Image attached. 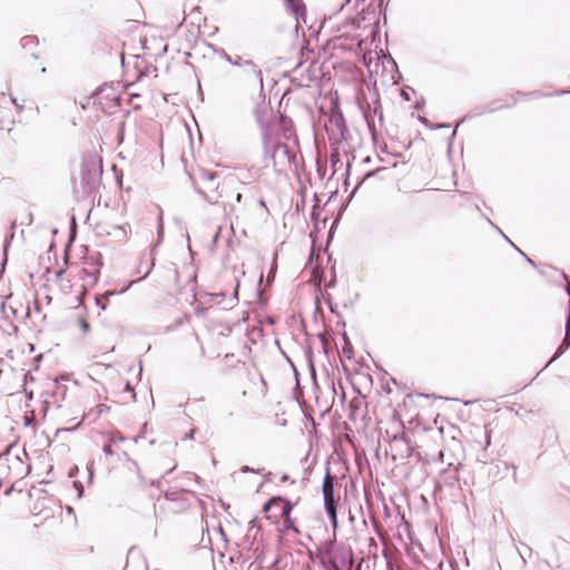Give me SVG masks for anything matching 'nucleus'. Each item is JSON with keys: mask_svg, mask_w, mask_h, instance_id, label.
I'll return each mask as SVG.
<instances>
[{"mask_svg": "<svg viewBox=\"0 0 570 570\" xmlns=\"http://www.w3.org/2000/svg\"><path fill=\"white\" fill-rule=\"evenodd\" d=\"M293 503L279 495L272 497L264 505L263 513L267 521L272 524L278 525V531L285 534L287 531L293 530L298 533L295 519L292 518Z\"/></svg>", "mask_w": 570, "mask_h": 570, "instance_id": "1", "label": "nucleus"}, {"mask_svg": "<svg viewBox=\"0 0 570 570\" xmlns=\"http://www.w3.org/2000/svg\"><path fill=\"white\" fill-rule=\"evenodd\" d=\"M102 175V161L101 158L96 154L91 153L83 157L82 161V190L85 193H91L98 186Z\"/></svg>", "mask_w": 570, "mask_h": 570, "instance_id": "2", "label": "nucleus"}, {"mask_svg": "<svg viewBox=\"0 0 570 570\" xmlns=\"http://www.w3.org/2000/svg\"><path fill=\"white\" fill-rule=\"evenodd\" d=\"M323 497L324 502L325 501H334V484H333V476L330 472L324 478L323 481Z\"/></svg>", "mask_w": 570, "mask_h": 570, "instance_id": "3", "label": "nucleus"}, {"mask_svg": "<svg viewBox=\"0 0 570 570\" xmlns=\"http://www.w3.org/2000/svg\"><path fill=\"white\" fill-rule=\"evenodd\" d=\"M288 9L297 17L305 14V4L302 0H286Z\"/></svg>", "mask_w": 570, "mask_h": 570, "instance_id": "4", "label": "nucleus"}, {"mask_svg": "<svg viewBox=\"0 0 570 570\" xmlns=\"http://www.w3.org/2000/svg\"><path fill=\"white\" fill-rule=\"evenodd\" d=\"M325 508L335 529L337 527L336 501H325Z\"/></svg>", "mask_w": 570, "mask_h": 570, "instance_id": "5", "label": "nucleus"}, {"mask_svg": "<svg viewBox=\"0 0 570 570\" xmlns=\"http://www.w3.org/2000/svg\"><path fill=\"white\" fill-rule=\"evenodd\" d=\"M81 272L87 274L92 279V282H96L98 269H95L94 272L88 273L86 268H82Z\"/></svg>", "mask_w": 570, "mask_h": 570, "instance_id": "6", "label": "nucleus"}, {"mask_svg": "<svg viewBox=\"0 0 570 570\" xmlns=\"http://www.w3.org/2000/svg\"><path fill=\"white\" fill-rule=\"evenodd\" d=\"M104 452L107 453V454H112V449H111V444H106L104 446Z\"/></svg>", "mask_w": 570, "mask_h": 570, "instance_id": "7", "label": "nucleus"}, {"mask_svg": "<svg viewBox=\"0 0 570 570\" xmlns=\"http://www.w3.org/2000/svg\"><path fill=\"white\" fill-rule=\"evenodd\" d=\"M85 293H86V291H85V288L81 286V288H80V289H79V292H78V298H79V299H82V297L85 296Z\"/></svg>", "mask_w": 570, "mask_h": 570, "instance_id": "8", "label": "nucleus"}, {"mask_svg": "<svg viewBox=\"0 0 570 570\" xmlns=\"http://www.w3.org/2000/svg\"><path fill=\"white\" fill-rule=\"evenodd\" d=\"M10 101H11L12 104H14L19 110H21V109H22V106L18 105V102H17V99H16V98H10Z\"/></svg>", "mask_w": 570, "mask_h": 570, "instance_id": "9", "label": "nucleus"}, {"mask_svg": "<svg viewBox=\"0 0 570 570\" xmlns=\"http://www.w3.org/2000/svg\"><path fill=\"white\" fill-rule=\"evenodd\" d=\"M59 277H60V283H61V284H60V286H61L62 288H65V286H63L65 277L62 276V273H59Z\"/></svg>", "mask_w": 570, "mask_h": 570, "instance_id": "10", "label": "nucleus"}, {"mask_svg": "<svg viewBox=\"0 0 570 570\" xmlns=\"http://www.w3.org/2000/svg\"><path fill=\"white\" fill-rule=\"evenodd\" d=\"M236 200H237L238 203L242 200V194H239V193L237 194V196H236Z\"/></svg>", "mask_w": 570, "mask_h": 570, "instance_id": "11", "label": "nucleus"}, {"mask_svg": "<svg viewBox=\"0 0 570 570\" xmlns=\"http://www.w3.org/2000/svg\"><path fill=\"white\" fill-rule=\"evenodd\" d=\"M82 327H83L85 330H88V324H87L85 321H82Z\"/></svg>", "mask_w": 570, "mask_h": 570, "instance_id": "12", "label": "nucleus"}, {"mask_svg": "<svg viewBox=\"0 0 570 570\" xmlns=\"http://www.w3.org/2000/svg\"><path fill=\"white\" fill-rule=\"evenodd\" d=\"M347 352H351V348L350 347L348 348L344 347L343 348V353L346 354Z\"/></svg>", "mask_w": 570, "mask_h": 570, "instance_id": "13", "label": "nucleus"}]
</instances>
